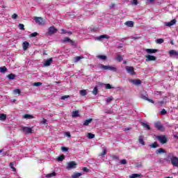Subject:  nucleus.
<instances>
[{
  "instance_id": "0e129e2a",
  "label": "nucleus",
  "mask_w": 178,
  "mask_h": 178,
  "mask_svg": "<svg viewBox=\"0 0 178 178\" xmlns=\"http://www.w3.org/2000/svg\"><path fill=\"white\" fill-rule=\"evenodd\" d=\"M65 136H67V137L70 138L71 137L70 132H66Z\"/></svg>"
},
{
  "instance_id": "680f3d73",
  "label": "nucleus",
  "mask_w": 178,
  "mask_h": 178,
  "mask_svg": "<svg viewBox=\"0 0 178 178\" xmlns=\"http://www.w3.org/2000/svg\"><path fill=\"white\" fill-rule=\"evenodd\" d=\"M156 0H147V3H152V2H155Z\"/></svg>"
},
{
  "instance_id": "a19ab883",
  "label": "nucleus",
  "mask_w": 178,
  "mask_h": 178,
  "mask_svg": "<svg viewBox=\"0 0 178 178\" xmlns=\"http://www.w3.org/2000/svg\"><path fill=\"white\" fill-rule=\"evenodd\" d=\"M163 42L164 40L163 38H159L156 40V44H163Z\"/></svg>"
},
{
  "instance_id": "b1692460",
  "label": "nucleus",
  "mask_w": 178,
  "mask_h": 178,
  "mask_svg": "<svg viewBox=\"0 0 178 178\" xmlns=\"http://www.w3.org/2000/svg\"><path fill=\"white\" fill-rule=\"evenodd\" d=\"M92 122V118L86 120L83 122V126H88L90 123H91Z\"/></svg>"
},
{
  "instance_id": "bf43d9fd",
  "label": "nucleus",
  "mask_w": 178,
  "mask_h": 178,
  "mask_svg": "<svg viewBox=\"0 0 178 178\" xmlns=\"http://www.w3.org/2000/svg\"><path fill=\"white\" fill-rule=\"evenodd\" d=\"M163 104H165V102L163 101L158 102V104L159 105V106H162L163 105Z\"/></svg>"
},
{
  "instance_id": "4468645a",
  "label": "nucleus",
  "mask_w": 178,
  "mask_h": 178,
  "mask_svg": "<svg viewBox=\"0 0 178 178\" xmlns=\"http://www.w3.org/2000/svg\"><path fill=\"white\" fill-rule=\"evenodd\" d=\"M104 38H106V40H109V36L108 35H102L97 38H96V40H98L99 41H101V40H104Z\"/></svg>"
},
{
  "instance_id": "ddd939ff",
  "label": "nucleus",
  "mask_w": 178,
  "mask_h": 178,
  "mask_svg": "<svg viewBox=\"0 0 178 178\" xmlns=\"http://www.w3.org/2000/svg\"><path fill=\"white\" fill-rule=\"evenodd\" d=\"M54 61V59L52 58H50L47 60H46L44 63V66L48 67L51 66V63Z\"/></svg>"
},
{
  "instance_id": "f8f14e48",
  "label": "nucleus",
  "mask_w": 178,
  "mask_h": 178,
  "mask_svg": "<svg viewBox=\"0 0 178 178\" xmlns=\"http://www.w3.org/2000/svg\"><path fill=\"white\" fill-rule=\"evenodd\" d=\"M152 60H156V57L151 55L146 56V62H151Z\"/></svg>"
},
{
  "instance_id": "9b49d317",
  "label": "nucleus",
  "mask_w": 178,
  "mask_h": 178,
  "mask_svg": "<svg viewBox=\"0 0 178 178\" xmlns=\"http://www.w3.org/2000/svg\"><path fill=\"white\" fill-rule=\"evenodd\" d=\"M169 55H170V58H177L178 52L176 51V50H170L169 51Z\"/></svg>"
},
{
  "instance_id": "2f4dec72",
  "label": "nucleus",
  "mask_w": 178,
  "mask_h": 178,
  "mask_svg": "<svg viewBox=\"0 0 178 178\" xmlns=\"http://www.w3.org/2000/svg\"><path fill=\"white\" fill-rule=\"evenodd\" d=\"M79 94H81L82 95V97H86V95H87V90H81L79 91Z\"/></svg>"
},
{
  "instance_id": "37998d69",
  "label": "nucleus",
  "mask_w": 178,
  "mask_h": 178,
  "mask_svg": "<svg viewBox=\"0 0 178 178\" xmlns=\"http://www.w3.org/2000/svg\"><path fill=\"white\" fill-rule=\"evenodd\" d=\"M81 59H83V57L81 56H76L75 57L74 62L75 63H77Z\"/></svg>"
},
{
  "instance_id": "1a4fd4ad",
  "label": "nucleus",
  "mask_w": 178,
  "mask_h": 178,
  "mask_svg": "<svg viewBox=\"0 0 178 178\" xmlns=\"http://www.w3.org/2000/svg\"><path fill=\"white\" fill-rule=\"evenodd\" d=\"M56 33H58V29H56V28H55L54 26H50L49 28L47 34H49V35H52L53 34H55Z\"/></svg>"
},
{
  "instance_id": "20e7f679",
  "label": "nucleus",
  "mask_w": 178,
  "mask_h": 178,
  "mask_svg": "<svg viewBox=\"0 0 178 178\" xmlns=\"http://www.w3.org/2000/svg\"><path fill=\"white\" fill-rule=\"evenodd\" d=\"M154 127L159 131H165V127H163V125H162V124L159 121L154 122Z\"/></svg>"
},
{
  "instance_id": "3c124183",
  "label": "nucleus",
  "mask_w": 178,
  "mask_h": 178,
  "mask_svg": "<svg viewBox=\"0 0 178 178\" xmlns=\"http://www.w3.org/2000/svg\"><path fill=\"white\" fill-rule=\"evenodd\" d=\"M63 159H65V156L63 155L58 157V161H63Z\"/></svg>"
},
{
  "instance_id": "5fc2aeb1",
  "label": "nucleus",
  "mask_w": 178,
  "mask_h": 178,
  "mask_svg": "<svg viewBox=\"0 0 178 178\" xmlns=\"http://www.w3.org/2000/svg\"><path fill=\"white\" fill-rule=\"evenodd\" d=\"M131 5H138V0H133V1L131 2Z\"/></svg>"
},
{
  "instance_id": "412c9836",
  "label": "nucleus",
  "mask_w": 178,
  "mask_h": 178,
  "mask_svg": "<svg viewBox=\"0 0 178 178\" xmlns=\"http://www.w3.org/2000/svg\"><path fill=\"white\" fill-rule=\"evenodd\" d=\"M138 142H139L140 144H141L142 145H145V142H144V136H139V138H138Z\"/></svg>"
},
{
  "instance_id": "13d9d810",
  "label": "nucleus",
  "mask_w": 178,
  "mask_h": 178,
  "mask_svg": "<svg viewBox=\"0 0 178 178\" xmlns=\"http://www.w3.org/2000/svg\"><path fill=\"white\" fill-rule=\"evenodd\" d=\"M15 94H20V89H16L14 90Z\"/></svg>"
},
{
  "instance_id": "58836bf2",
  "label": "nucleus",
  "mask_w": 178,
  "mask_h": 178,
  "mask_svg": "<svg viewBox=\"0 0 178 178\" xmlns=\"http://www.w3.org/2000/svg\"><path fill=\"white\" fill-rule=\"evenodd\" d=\"M95 138V135L92 134V133L88 134V138H89L90 140Z\"/></svg>"
},
{
  "instance_id": "f257e3e1",
  "label": "nucleus",
  "mask_w": 178,
  "mask_h": 178,
  "mask_svg": "<svg viewBox=\"0 0 178 178\" xmlns=\"http://www.w3.org/2000/svg\"><path fill=\"white\" fill-rule=\"evenodd\" d=\"M156 138L161 143V144H166V143H168V138H166L165 136H156Z\"/></svg>"
},
{
  "instance_id": "c756f323",
  "label": "nucleus",
  "mask_w": 178,
  "mask_h": 178,
  "mask_svg": "<svg viewBox=\"0 0 178 178\" xmlns=\"http://www.w3.org/2000/svg\"><path fill=\"white\" fill-rule=\"evenodd\" d=\"M141 174H132L129 176V178H136V177H141Z\"/></svg>"
},
{
  "instance_id": "a878e982",
  "label": "nucleus",
  "mask_w": 178,
  "mask_h": 178,
  "mask_svg": "<svg viewBox=\"0 0 178 178\" xmlns=\"http://www.w3.org/2000/svg\"><path fill=\"white\" fill-rule=\"evenodd\" d=\"M108 65H104L102 64L98 65V67L99 69H104V70H108Z\"/></svg>"
},
{
  "instance_id": "72a5a7b5",
  "label": "nucleus",
  "mask_w": 178,
  "mask_h": 178,
  "mask_svg": "<svg viewBox=\"0 0 178 178\" xmlns=\"http://www.w3.org/2000/svg\"><path fill=\"white\" fill-rule=\"evenodd\" d=\"M93 95H97L98 94V86H95L92 90Z\"/></svg>"
},
{
  "instance_id": "de8ad7c7",
  "label": "nucleus",
  "mask_w": 178,
  "mask_h": 178,
  "mask_svg": "<svg viewBox=\"0 0 178 178\" xmlns=\"http://www.w3.org/2000/svg\"><path fill=\"white\" fill-rule=\"evenodd\" d=\"M10 168L13 169V172H16V168L13 166V163H10Z\"/></svg>"
},
{
  "instance_id": "7c9ffc66",
  "label": "nucleus",
  "mask_w": 178,
  "mask_h": 178,
  "mask_svg": "<svg viewBox=\"0 0 178 178\" xmlns=\"http://www.w3.org/2000/svg\"><path fill=\"white\" fill-rule=\"evenodd\" d=\"M112 101H113V97H112V96L106 99V104H111V102H112Z\"/></svg>"
},
{
  "instance_id": "0eeeda50",
  "label": "nucleus",
  "mask_w": 178,
  "mask_h": 178,
  "mask_svg": "<svg viewBox=\"0 0 178 178\" xmlns=\"http://www.w3.org/2000/svg\"><path fill=\"white\" fill-rule=\"evenodd\" d=\"M22 131L24 133H26V134H32V133H33V129L31 127H22Z\"/></svg>"
},
{
  "instance_id": "c85d7f7f",
  "label": "nucleus",
  "mask_w": 178,
  "mask_h": 178,
  "mask_svg": "<svg viewBox=\"0 0 178 178\" xmlns=\"http://www.w3.org/2000/svg\"><path fill=\"white\" fill-rule=\"evenodd\" d=\"M108 70H111V72H117L118 69L115 67L108 65Z\"/></svg>"
},
{
  "instance_id": "dca6fc26",
  "label": "nucleus",
  "mask_w": 178,
  "mask_h": 178,
  "mask_svg": "<svg viewBox=\"0 0 178 178\" xmlns=\"http://www.w3.org/2000/svg\"><path fill=\"white\" fill-rule=\"evenodd\" d=\"M146 52L147 54H156V52H158V49H146Z\"/></svg>"
},
{
  "instance_id": "39448f33",
  "label": "nucleus",
  "mask_w": 178,
  "mask_h": 178,
  "mask_svg": "<svg viewBox=\"0 0 178 178\" xmlns=\"http://www.w3.org/2000/svg\"><path fill=\"white\" fill-rule=\"evenodd\" d=\"M77 167V163L75 161H70L67 163V169L70 170V169H76Z\"/></svg>"
},
{
  "instance_id": "7ed1b4c3",
  "label": "nucleus",
  "mask_w": 178,
  "mask_h": 178,
  "mask_svg": "<svg viewBox=\"0 0 178 178\" xmlns=\"http://www.w3.org/2000/svg\"><path fill=\"white\" fill-rule=\"evenodd\" d=\"M33 20L39 26H45V22H44V19L41 17H34Z\"/></svg>"
},
{
  "instance_id": "393cba45",
  "label": "nucleus",
  "mask_w": 178,
  "mask_h": 178,
  "mask_svg": "<svg viewBox=\"0 0 178 178\" xmlns=\"http://www.w3.org/2000/svg\"><path fill=\"white\" fill-rule=\"evenodd\" d=\"M24 119H34V116L33 115H31L30 114H25L24 116H23Z\"/></svg>"
},
{
  "instance_id": "f704fd0d",
  "label": "nucleus",
  "mask_w": 178,
  "mask_h": 178,
  "mask_svg": "<svg viewBox=\"0 0 178 178\" xmlns=\"http://www.w3.org/2000/svg\"><path fill=\"white\" fill-rule=\"evenodd\" d=\"M150 148H158V143L154 142L149 145Z\"/></svg>"
},
{
  "instance_id": "c03bdc74",
  "label": "nucleus",
  "mask_w": 178,
  "mask_h": 178,
  "mask_svg": "<svg viewBox=\"0 0 178 178\" xmlns=\"http://www.w3.org/2000/svg\"><path fill=\"white\" fill-rule=\"evenodd\" d=\"M35 87H40V86H42V83L41 82H35L33 84Z\"/></svg>"
},
{
  "instance_id": "e2e57ef3",
  "label": "nucleus",
  "mask_w": 178,
  "mask_h": 178,
  "mask_svg": "<svg viewBox=\"0 0 178 178\" xmlns=\"http://www.w3.org/2000/svg\"><path fill=\"white\" fill-rule=\"evenodd\" d=\"M12 18L13 19H17V15L16 13H14L13 15H12Z\"/></svg>"
},
{
  "instance_id": "cd10ccee",
  "label": "nucleus",
  "mask_w": 178,
  "mask_h": 178,
  "mask_svg": "<svg viewBox=\"0 0 178 178\" xmlns=\"http://www.w3.org/2000/svg\"><path fill=\"white\" fill-rule=\"evenodd\" d=\"M80 176H81V173H80V172H74L72 175V178H78V177H80Z\"/></svg>"
},
{
  "instance_id": "5701e85b",
  "label": "nucleus",
  "mask_w": 178,
  "mask_h": 178,
  "mask_svg": "<svg viewBox=\"0 0 178 178\" xmlns=\"http://www.w3.org/2000/svg\"><path fill=\"white\" fill-rule=\"evenodd\" d=\"M156 154L158 155L159 154H166V151L162 148H159L156 151Z\"/></svg>"
},
{
  "instance_id": "c9c22d12",
  "label": "nucleus",
  "mask_w": 178,
  "mask_h": 178,
  "mask_svg": "<svg viewBox=\"0 0 178 178\" xmlns=\"http://www.w3.org/2000/svg\"><path fill=\"white\" fill-rule=\"evenodd\" d=\"M0 120H6V115L5 114H0Z\"/></svg>"
},
{
  "instance_id": "4be33fe9",
  "label": "nucleus",
  "mask_w": 178,
  "mask_h": 178,
  "mask_svg": "<svg viewBox=\"0 0 178 178\" xmlns=\"http://www.w3.org/2000/svg\"><path fill=\"white\" fill-rule=\"evenodd\" d=\"M141 124L146 130H151V127L147 123L141 122Z\"/></svg>"
},
{
  "instance_id": "aec40b11",
  "label": "nucleus",
  "mask_w": 178,
  "mask_h": 178,
  "mask_svg": "<svg viewBox=\"0 0 178 178\" xmlns=\"http://www.w3.org/2000/svg\"><path fill=\"white\" fill-rule=\"evenodd\" d=\"M79 110L72 111V118H79L80 114Z\"/></svg>"
},
{
  "instance_id": "6ab92c4d",
  "label": "nucleus",
  "mask_w": 178,
  "mask_h": 178,
  "mask_svg": "<svg viewBox=\"0 0 178 178\" xmlns=\"http://www.w3.org/2000/svg\"><path fill=\"white\" fill-rule=\"evenodd\" d=\"M29 45L30 44L28 42H24L22 44L24 51H27V49L29 48Z\"/></svg>"
},
{
  "instance_id": "a211bd4d",
  "label": "nucleus",
  "mask_w": 178,
  "mask_h": 178,
  "mask_svg": "<svg viewBox=\"0 0 178 178\" xmlns=\"http://www.w3.org/2000/svg\"><path fill=\"white\" fill-rule=\"evenodd\" d=\"M165 26H168V27H171V26H173V24H176V19H172L170 22H165Z\"/></svg>"
},
{
  "instance_id": "338daca9",
  "label": "nucleus",
  "mask_w": 178,
  "mask_h": 178,
  "mask_svg": "<svg viewBox=\"0 0 178 178\" xmlns=\"http://www.w3.org/2000/svg\"><path fill=\"white\" fill-rule=\"evenodd\" d=\"M6 155H9V154H8V152L3 153V156H6Z\"/></svg>"
},
{
  "instance_id": "864d4df0",
  "label": "nucleus",
  "mask_w": 178,
  "mask_h": 178,
  "mask_svg": "<svg viewBox=\"0 0 178 178\" xmlns=\"http://www.w3.org/2000/svg\"><path fill=\"white\" fill-rule=\"evenodd\" d=\"M37 35H38V33L34 32L30 35V37H37Z\"/></svg>"
},
{
  "instance_id": "79ce46f5",
  "label": "nucleus",
  "mask_w": 178,
  "mask_h": 178,
  "mask_svg": "<svg viewBox=\"0 0 178 178\" xmlns=\"http://www.w3.org/2000/svg\"><path fill=\"white\" fill-rule=\"evenodd\" d=\"M54 176H56V172H52V173H50V174H47L46 175V177H54Z\"/></svg>"
},
{
  "instance_id": "a18cd8bd",
  "label": "nucleus",
  "mask_w": 178,
  "mask_h": 178,
  "mask_svg": "<svg viewBox=\"0 0 178 178\" xmlns=\"http://www.w3.org/2000/svg\"><path fill=\"white\" fill-rule=\"evenodd\" d=\"M127 163V161L126 159H122L120 161V165H126Z\"/></svg>"
},
{
  "instance_id": "6e6d98bb",
  "label": "nucleus",
  "mask_w": 178,
  "mask_h": 178,
  "mask_svg": "<svg viewBox=\"0 0 178 178\" xmlns=\"http://www.w3.org/2000/svg\"><path fill=\"white\" fill-rule=\"evenodd\" d=\"M47 119L43 118L42 120L40 122L41 124H47Z\"/></svg>"
},
{
  "instance_id": "ea45409f",
  "label": "nucleus",
  "mask_w": 178,
  "mask_h": 178,
  "mask_svg": "<svg viewBox=\"0 0 178 178\" xmlns=\"http://www.w3.org/2000/svg\"><path fill=\"white\" fill-rule=\"evenodd\" d=\"M6 70H8V69L5 66L0 67V72H1V73H5V72H6Z\"/></svg>"
},
{
  "instance_id": "f03ea898",
  "label": "nucleus",
  "mask_w": 178,
  "mask_h": 178,
  "mask_svg": "<svg viewBox=\"0 0 178 178\" xmlns=\"http://www.w3.org/2000/svg\"><path fill=\"white\" fill-rule=\"evenodd\" d=\"M168 158H170L171 163L174 166L178 167V158L172 156V154H168Z\"/></svg>"
},
{
  "instance_id": "774afa93",
  "label": "nucleus",
  "mask_w": 178,
  "mask_h": 178,
  "mask_svg": "<svg viewBox=\"0 0 178 178\" xmlns=\"http://www.w3.org/2000/svg\"><path fill=\"white\" fill-rule=\"evenodd\" d=\"M173 136H174V138H178L177 134H174Z\"/></svg>"
},
{
  "instance_id": "f3484780",
  "label": "nucleus",
  "mask_w": 178,
  "mask_h": 178,
  "mask_svg": "<svg viewBox=\"0 0 178 178\" xmlns=\"http://www.w3.org/2000/svg\"><path fill=\"white\" fill-rule=\"evenodd\" d=\"M125 26H127V27H134V22L133 21H127L124 23Z\"/></svg>"
},
{
  "instance_id": "69168bd1",
  "label": "nucleus",
  "mask_w": 178,
  "mask_h": 178,
  "mask_svg": "<svg viewBox=\"0 0 178 178\" xmlns=\"http://www.w3.org/2000/svg\"><path fill=\"white\" fill-rule=\"evenodd\" d=\"M115 3H111V5L110 6V8L112 9V8H115Z\"/></svg>"
},
{
  "instance_id": "8fccbe9b",
  "label": "nucleus",
  "mask_w": 178,
  "mask_h": 178,
  "mask_svg": "<svg viewBox=\"0 0 178 178\" xmlns=\"http://www.w3.org/2000/svg\"><path fill=\"white\" fill-rule=\"evenodd\" d=\"M61 149L63 152H67V151H69V148L65 147H62Z\"/></svg>"
},
{
  "instance_id": "09e8293b",
  "label": "nucleus",
  "mask_w": 178,
  "mask_h": 178,
  "mask_svg": "<svg viewBox=\"0 0 178 178\" xmlns=\"http://www.w3.org/2000/svg\"><path fill=\"white\" fill-rule=\"evenodd\" d=\"M106 90H111V89L113 88V87H112L111 86V84L107 83V84H106Z\"/></svg>"
},
{
  "instance_id": "473e14b6",
  "label": "nucleus",
  "mask_w": 178,
  "mask_h": 178,
  "mask_svg": "<svg viewBox=\"0 0 178 178\" xmlns=\"http://www.w3.org/2000/svg\"><path fill=\"white\" fill-rule=\"evenodd\" d=\"M98 59H102V60H106V56H104V55H99L97 56Z\"/></svg>"
},
{
  "instance_id": "6e6552de",
  "label": "nucleus",
  "mask_w": 178,
  "mask_h": 178,
  "mask_svg": "<svg viewBox=\"0 0 178 178\" xmlns=\"http://www.w3.org/2000/svg\"><path fill=\"white\" fill-rule=\"evenodd\" d=\"M61 42H63L64 44L66 42H70L71 45H72L73 47H76V43H74V41H73L72 39L69 38L68 37H66L63 40H62Z\"/></svg>"
},
{
  "instance_id": "9d476101",
  "label": "nucleus",
  "mask_w": 178,
  "mask_h": 178,
  "mask_svg": "<svg viewBox=\"0 0 178 178\" xmlns=\"http://www.w3.org/2000/svg\"><path fill=\"white\" fill-rule=\"evenodd\" d=\"M129 83H132V84H134L135 86H140L143 81L140 79H129Z\"/></svg>"
},
{
  "instance_id": "603ef678",
  "label": "nucleus",
  "mask_w": 178,
  "mask_h": 178,
  "mask_svg": "<svg viewBox=\"0 0 178 178\" xmlns=\"http://www.w3.org/2000/svg\"><path fill=\"white\" fill-rule=\"evenodd\" d=\"M166 113H168L166 110L165 108H163L161 111V115H166Z\"/></svg>"
},
{
  "instance_id": "423d86ee",
  "label": "nucleus",
  "mask_w": 178,
  "mask_h": 178,
  "mask_svg": "<svg viewBox=\"0 0 178 178\" xmlns=\"http://www.w3.org/2000/svg\"><path fill=\"white\" fill-rule=\"evenodd\" d=\"M125 69H126L127 73H129V74H131V76L136 75V72H134V67L126 66Z\"/></svg>"
},
{
  "instance_id": "052dcab7",
  "label": "nucleus",
  "mask_w": 178,
  "mask_h": 178,
  "mask_svg": "<svg viewBox=\"0 0 178 178\" xmlns=\"http://www.w3.org/2000/svg\"><path fill=\"white\" fill-rule=\"evenodd\" d=\"M83 172H90V170L88 168H87L86 167L83 168Z\"/></svg>"
},
{
  "instance_id": "4c0bfd02",
  "label": "nucleus",
  "mask_w": 178,
  "mask_h": 178,
  "mask_svg": "<svg viewBox=\"0 0 178 178\" xmlns=\"http://www.w3.org/2000/svg\"><path fill=\"white\" fill-rule=\"evenodd\" d=\"M106 151H107L106 147H103L102 152L101 154L102 156H105V155H106Z\"/></svg>"
},
{
  "instance_id": "4d7b16f0",
  "label": "nucleus",
  "mask_w": 178,
  "mask_h": 178,
  "mask_svg": "<svg viewBox=\"0 0 178 178\" xmlns=\"http://www.w3.org/2000/svg\"><path fill=\"white\" fill-rule=\"evenodd\" d=\"M67 98H70V96L65 95V96L61 97V99H63V100L66 99Z\"/></svg>"
},
{
  "instance_id": "49530a36",
  "label": "nucleus",
  "mask_w": 178,
  "mask_h": 178,
  "mask_svg": "<svg viewBox=\"0 0 178 178\" xmlns=\"http://www.w3.org/2000/svg\"><path fill=\"white\" fill-rule=\"evenodd\" d=\"M18 27H19V30H24V24H19L18 25Z\"/></svg>"
},
{
  "instance_id": "bb28decb",
  "label": "nucleus",
  "mask_w": 178,
  "mask_h": 178,
  "mask_svg": "<svg viewBox=\"0 0 178 178\" xmlns=\"http://www.w3.org/2000/svg\"><path fill=\"white\" fill-rule=\"evenodd\" d=\"M7 77L9 79V80H15L16 75L15 74H10Z\"/></svg>"
},
{
  "instance_id": "2eb2a0df",
  "label": "nucleus",
  "mask_w": 178,
  "mask_h": 178,
  "mask_svg": "<svg viewBox=\"0 0 178 178\" xmlns=\"http://www.w3.org/2000/svg\"><path fill=\"white\" fill-rule=\"evenodd\" d=\"M140 97L145 101H148V102H150V104H155V102H154V100L149 99L148 97H147V96H144L142 95Z\"/></svg>"
},
{
  "instance_id": "e433bc0d",
  "label": "nucleus",
  "mask_w": 178,
  "mask_h": 178,
  "mask_svg": "<svg viewBox=\"0 0 178 178\" xmlns=\"http://www.w3.org/2000/svg\"><path fill=\"white\" fill-rule=\"evenodd\" d=\"M116 60H118V62H122V60H123V57L120 55H117Z\"/></svg>"
}]
</instances>
